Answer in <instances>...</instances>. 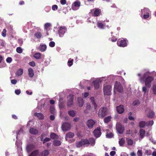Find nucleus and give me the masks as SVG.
<instances>
[{"instance_id": "f257e3e1", "label": "nucleus", "mask_w": 156, "mask_h": 156, "mask_svg": "<svg viewBox=\"0 0 156 156\" xmlns=\"http://www.w3.org/2000/svg\"><path fill=\"white\" fill-rule=\"evenodd\" d=\"M154 78L151 76H147L146 73H144L143 76L140 77V80L141 82H144L146 86L150 88L151 86V83L153 80Z\"/></svg>"}, {"instance_id": "f03ea898", "label": "nucleus", "mask_w": 156, "mask_h": 156, "mask_svg": "<svg viewBox=\"0 0 156 156\" xmlns=\"http://www.w3.org/2000/svg\"><path fill=\"white\" fill-rule=\"evenodd\" d=\"M108 114V109L107 108L102 107L100 108L98 113V117L102 119Z\"/></svg>"}, {"instance_id": "7ed1b4c3", "label": "nucleus", "mask_w": 156, "mask_h": 156, "mask_svg": "<svg viewBox=\"0 0 156 156\" xmlns=\"http://www.w3.org/2000/svg\"><path fill=\"white\" fill-rule=\"evenodd\" d=\"M112 87L111 85H108L104 86L103 90L105 95H109L111 94Z\"/></svg>"}, {"instance_id": "20e7f679", "label": "nucleus", "mask_w": 156, "mask_h": 156, "mask_svg": "<svg viewBox=\"0 0 156 156\" xmlns=\"http://www.w3.org/2000/svg\"><path fill=\"white\" fill-rule=\"evenodd\" d=\"M89 144V140L87 139H82L80 141L76 143V146L80 147L83 145Z\"/></svg>"}, {"instance_id": "39448f33", "label": "nucleus", "mask_w": 156, "mask_h": 156, "mask_svg": "<svg viewBox=\"0 0 156 156\" xmlns=\"http://www.w3.org/2000/svg\"><path fill=\"white\" fill-rule=\"evenodd\" d=\"M114 89L119 92H122L123 88L121 83L117 81L115 82L114 87Z\"/></svg>"}, {"instance_id": "423d86ee", "label": "nucleus", "mask_w": 156, "mask_h": 156, "mask_svg": "<svg viewBox=\"0 0 156 156\" xmlns=\"http://www.w3.org/2000/svg\"><path fill=\"white\" fill-rule=\"evenodd\" d=\"M67 31V28L65 26L61 27L58 30V34L59 36L60 37H62Z\"/></svg>"}, {"instance_id": "0eeeda50", "label": "nucleus", "mask_w": 156, "mask_h": 156, "mask_svg": "<svg viewBox=\"0 0 156 156\" xmlns=\"http://www.w3.org/2000/svg\"><path fill=\"white\" fill-rule=\"evenodd\" d=\"M68 100L67 103V105L68 107H71L73 104V100L74 99V95L70 94L68 97Z\"/></svg>"}, {"instance_id": "6e6552de", "label": "nucleus", "mask_w": 156, "mask_h": 156, "mask_svg": "<svg viewBox=\"0 0 156 156\" xmlns=\"http://www.w3.org/2000/svg\"><path fill=\"white\" fill-rule=\"evenodd\" d=\"M116 129L118 132L120 134L123 133L124 128V127L119 123H117L116 125Z\"/></svg>"}, {"instance_id": "1a4fd4ad", "label": "nucleus", "mask_w": 156, "mask_h": 156, "mask_svg": "<svg viewBox=\"0 0 156 156\" xmlns=\"http://www.w3.org/2000/svg\"><path fill=\"white\" fill-rule=\"evenodd\" d=\"M80 2L79 1H75L72 5V9L74 10H76L79 8L80 6Z\"/></svg>"}, {"instance_id": "9d476101", "label": "nucleus", "mask_w": 156, "mask_h": 156, "mask_svg": "<svg viewBox=\"0 0 156 156\" xmlns=\"http://www.w3.org/2000/svg\"><path fill=\"white\" fill-rule=\"evenodd\" d=\"M117 44L119 46L121 47H124L127 46V43L126 40L125 39L119 40L117 42Z\"/></svg>"}, {"instance_id": "9b49d317", "label": "nucleus", "mask_w": 156, "mask_h": 156, "mask_svg": "<svg viewBox=\"0 0 156 156\" xmlns=\"http://www.w3.org/2000/svg\"><path fill=\"white\" fill-rule=\"evenodd\" d=\"M62 127L63 131H68L71 128V125L68 123H64L62 124Z\"/></svg>"}, {"instance_id": "f8f14e48", "label": "nucleus", "mask_w": 156, "mask_h": 156, "mask_svg": "<svg viewBox=\"0 0 156 156\" xmlns=\"http://www.w3.org/2000/svg\"><path fill=\"white\" fill-rule=\"evenodd\" d=\"M101 128L98 127L94 131L93 133L95 137L98 138L100 136L101 134Z\"/></svg>"}, {"instance_id": "ddd939ff", "label": "nucleus", "mask_w": 156, "mask_h": 156, "mask_svg": "<svg viewBox=\"0 0 156 156\" xmlns=\"http://www.w3.org/2000/svg\"><path fill=\"white\" fill-rule=\"evenodd\" d=\"M95 123V122L94 120L90 119L87 121V125L89 128L91 129L93 127Z\"/></svg>"}, {"instance_id": "4468645a", "label": "nucleus", "mask_w": 156, "mask_h": 156, "mask_svg": "<svg viewBox=\"0 0 156 156\" xmlns=\"http://www.w3.org/2000/svg\"><path fill=\"white\" fill-rule=\"evenodd\" d=\"M116 110L118 113L119 114L123 113L124 111V106L122 105H120L119 106H117Z\"/></svg>"}, {"instance_id": "2eb2a0df", "label": "nucleus", "mask_w": 156, "mask_h": 156, "mask_svg": "<svg viewBox=\"0 0 156 156\" xmlns=\"http://www.w3.org/2000/svg\"><path fill=\"white\" fill-rule=\"evenodd\" d=\"M35 147V145L33 144H30L28 145L26 147L27 150V152H30Z\"/></svg>"}, {"instance_id": "dca6fc26", "label": "nucleus", "mask_w": 156, "mask_h": 156, "mask_svg": "<svg viewBox=\"0 0 156 156\" xmlns=\"http://www.w3.org/2000/svg\"><path fill=\"white\" fill-rule=\"evenodd\" d=\"M47 48V46L45 44H40L38 49V50L42 52L44 51Z\"/></svg>"}, {"instance_id": "f3484780", "label": "nucleus", "mask_w": 156, "mask_h": 156, "mask_svg": "<svg viewBox=\"0 0 156 156\" xmlns=\"http://www.w3.org/2000/svg\"><path fill=\"white\" fill-rule=\"evenodd\" d=\"M93 82L94 88L96 89H98L99 87L100 83L101 81L99 80H96L93 81Z\"/></svg>"}, {"instance_id": "a211bd4d", "label": "nucleus", "mask_w": 156, "mask_h": 156, "mask_svg": "<svg viewBox=\"0 0 156 156\" xmlns=\"http://www.w3.org/2000/svg\"><path fill=\"white\" fill-rule=\"evenodd\" d=\"M30 133L36 135L37 134L38 131L36 129L33 127H30L29 130Z\"/></svg>"}, {"instance_id": "6ab92c4d", "label": "nucleus", "mask_w": 156, "mask_h": 156, "mask_svg": "<svg viewBox=\"0 0 156 156\" xmlns=\"http://www.w3.org/2000/svg\"><path fill=\"white\" fill-rule=\"evenodd\" d=\"M147 115V116L149 118H152L154 117L155 114L153 111L149 110L148 113Z\"/></svg>"}, {"instance_id": "aec40b11", "label": "nucleus", "mask_w": 156, "mask_h": 156, "mask_svg": "<svg viewBox=\"0 0 156 156\" xmlns=\"http://www.w3.org/2000/svg\"><path fill=\"white\" fill-rule=\"evenodd\" d=\"M34 115L40 119H44V115L41 113H35L34 114Z\"/></svg>"}, {"instance_id": "412c9836", "label": "nucleus", "mask_w": 156, "mask_h": 156, "mask_svg": "<svg viewBox=\"0 0 156 156\" xmlns=\"http://www.w3.org/2000/svg\"><path fill=\"white\" fill-rule=\"evenodd\" d=\"M77 100L79 106L82 107L83 106L84 104L83 100V98L81 97H79L78 98Z\"/></svg>"}, {"instance_id": "4be33fe9", "label": "nucleus", "mask_w": 156, "mask_h": 156, "mask_svg": "<svg viewBox=\"0 0 156 156\" xmlns=\"http://www.w3.org/2000/svg\"><path fill=\"white\" fill-rule=\"evenodd\" d=\"M74 136L73 133L69 132L67 133L66 136V140H67L68 138H73Z\"/></svg>"}, {"instance_id": "5701e85b", "label": "nucleus", "mask_w": 156, "mask_h": 156, "mask_svg": "<svg viewBox=\"0 0 156 156\" xmlns=\"http://www.w3.org/2000/svg\"><path fill=\"white\" fill-rule=\"evenodd\" d=\"M28 75L30 78H32L34 76V72L33 69L31 68H29L28 69Z\"/></svg>"}, {"instance_id": "b1692460", "label": "nucleus", "mask_w": 156, "mask_h": 156, "mask_svg": "<svg viewBox=\"0 0 156 156\" xmlns=\"http://www.w3.org/2000/svg\"><path fill=\"white\" fill-rule=\"evenodd\" d=\"M49 154L48 150H45L42 151L40 154V156H47Z\"/></svg>"}, {"instance_id": "393cba45", "label": "nucleus", "mask_w": 156, "mask_h": 156, "mask_svg": "<svg viewBox=\"0 0 156 156\" xmlns=\"http://www.w3.org/2000/svg\"><path fill=\"white\" fill-rule=\"evenodd\" d=\"M101 10L99 9H96L94 12V16H98L100 15Z\"/></svg>"}, {"instance_id": "a878e982", "label": "nucleus", "mask_w": 156, "mask_h": 156, "mask_svg": "<svg viewBox=\"0 0 156 156\" xmlns=\"http://www.w3.org/2000/svg\"><path fill=\"white\" fill-rule=\"evenodd\" d=\"M89 144H90L91 146H94L95 144V140L94 138H89Z\"/></svg>"}, {"instance_id": "bb28decb", "label": "nucleus", "mask_w": 156, "mask_h": 156, "mask_svg": "<svg viewBox=\"0 0 156 156\" xmlns=\"http://www.w3.org/2000/svg\"><path fill=\"white\" fill-rule=\"evenodd\" d=\"M39 150H37L33 151L29 156H37L39 154Z\"/></svg>"}, {"instance_id": "cd10ccee", "label": "nucleus", "mask_w": 156, "mask_h": 156, "mask_svg": "<svg viewBox=\"0 0 156 156\" xmlns=\"http://www.w3.org/2000/svg\"><path fill=\"white\" fill-rule=\"evenodd\" d=\"M23 73V69H20L17 70L16 75V76H21Z\"/></svg>"}, {"instance_id": "c85d7f7f", "label": "nucleus", "mask_w": 156, "mask_h": 156, "mask_svg": "<svg viewBox=\"0 0 156 156\" xmlns=\"http://www.w3.org/2000/svg\"><path fill=\"white\" fill-rule=\"evenodd\" d=\"M140 137L141 138H143L145 136V130L143 129H140Z\"/></svg>"}, {"instance_id": "c756f323", "label": "nucleus", "mask_w": 156, "mask_h": 156, "mask_svg": "<svg viewBox=\"0 0 156 156\" xmlns=\"http://www.w3.org/2000/svg\"><path fill=\"white\" fill-rule=\"evenodd\" d=\"M111 118L112 117L111 116H108L104 119V121L105 123H108L111 121Z\"/></svg>"}, {"instance_id": "7c9ffc66", "label": "nucleus", "mask_w": 156, "mask_h": 156, "mask_svg": "<svg viewBox=\"0 0 156 156\" xmlns=\"http://www.w3.org/2000/svg\"><path fill=\"white\" fill-rule=\"evenodd\" d=\"M34 37L40 39L42 36V34L40 32H37L34 34Z\"/></svg>"}, {"instance_id": "2f4dec72", "label": "nucleus", "mask_w": 156, "mask_h": 156, "mask_svg": "<svg viewBox=\"0 0 156 156\" xmlns=\"http://www.w3.org/2000/svg\"><path fill=\"white\" fill-rule=\"evenodd\" d=\"M139 126L140 128H144L146 126V122L144 121H141L139 123Z\"/></svg>"}, {"instance_id": "473e14b6", "label": "nucleus", "mask_w": 156, "mask_h": 156, "mask_svg": "<svg viewBox=\"0 0 156 156\" xmlns=\"http://www.w3.org/2000/svg\"><path fill=\"white\" fill-rule=\"evenodd\" d=\"M68 114L69 115L72 117H74L76 114V112L73 110H70L68 112Z\"/></svg>"}, {"instance_id": "72a5a7b5", "label": "nucleus", "mask_w": 156, "mask_h": 156, "mask_svg": "<svg viewBox=\"0 0 156 156\" xmlns=\"http://www.w3.org/2000/svg\"><path fill=\"white\" fill-rule=\"evenodd\" d=\"M126 141L128 145L131 146L133 145V142L132 140L129 138H127Z\"/></svg>"}, {"instance_id": "f704fd0d", "label": "nucleus", "mask_w": 156, "mask_h": 156, "mask_svg": "<svg viewBox=\"0 0 156 156\" xmlns=\"http://www.w3.org/2000/svg\"><path fill=\"white\" fill-rule=\"evenodd\" d=\"M53 144L55 146H59L61 144V141L59 140H55L53 142Z\"/></svg>"}, {"instance_id": "c9c22d12", "label": "nucleus", "mask_w": 156, "mask_h": 156, "mask_svg": "<svg viewBox=\"0 0 156 156\" xmlns=\"http://www.w3.org/2000/svg\"><path fill=\"white\" fill-rule=\"evenodd\" d=\"M90 100L91 101L92 103V104L94 105V107L95 108H96L97 107V105L95 103L94 101V97H92L90 98Z\"/></svg>"}, {"instance_id": "e433bc0d", "label": "nucleus", "mask_w": 156, "mask_h": 156, "mask_svg": "<svg viewBox=\"0 0 156 156\" xmlns=\"http://www.w3.org/2000/svg\"><path fill=\"white\" fill-rule=\"evenodd\" d=\"M41 54L38 52L35 53L34 55V57L36 59H39L41 58Z\"/></svg>"}, {"instance_id": "4c0bfd02", "label": "nucleus", "mask_w": 156, "mask_h": 156, "mask_svg": "<svg viewBox=\"0 0 156 156\" xmlns=\"http://www.w3.org/2000/svg\"><path fill=\"white\" fill-rule=\"evenodd\" d=\"M125 141L124 139L123 138H122L120 139L119 141V144L120 146H122L125 144Z\"/></svg>"}, {"instance_id": "58836bf2", "label": "nucleus", "mask_w": 156, "mask_h": 156, "mask_svg": "<svg viewBox=\"0 0 156 156\" xmlns=\"http://www.w3.org/2000/svg\"><path fill=\"white\" fill-rule=\"evenodd\" d=\"M73 59H72L71 58L69 59L67 62L68 65L70 67L73 65Z\"/></svg>"}, {"instance_id": "ea45409f", "label": "nucleus", "mask_w": 156, "mask_h": 156, "mask_svg": "<svg viewBox=\"0 0 156 156\" xmlns=\"http://www.w3.org/2000/svg\"><path fill=\"white\" fill-rule=\"evenodd\" d=\"M114 134L112 133H107L106 134V137L108 138H111L113 137Z\"/></svg>"}, {"instance_id": "a19ab883", "label": "nucleus", "mask_w": 156, "mask_h": 156, "mask_svg": "<svg viewBox=\"0 0 156 156\" xmlns=\"http://www.w3.org/2000/svg\"><path fill=\"white\" fill-rule=\"evenodd\" d=\"M97 26L99 28L101 29H104V24L101 22H98V23Z\"/></svg>"}, {"instance_id": "79ce46f5", "label": "nucleus", "mask_w": 156, "mask_h": 156, "mask_svg": "<svg viewBox=\"0 0 156 156\" xmlns=\"http://www.w3.org/2000/svg\"><path fill=\"white\" fill-rule=\"evenodd\" d=\"M16 51L19 53H21L23 52V49L20 47H18L16 49Z\"/></svg>"}, {"instance_id": "37998d69", "label": "nucleus", "mask_w": 156, "mask_h": 156, "mask_svg": "<svg viewBox=\"0 0 156 156\" xmlns=\"http://www.w3.org/2000/svg\"><path fill=\"white\" fill-rule=\"evenodd\" d=\"M146 122V126H152L154 123V121L153 120L149 121Z\"/></svg>"}, {"instance_id": "c03bdc74", "label": "nucleus", "mask_w": 156, "mask_h": 156, "mask_svg": "<svg viewBox=\"0 0 156 156\" xmlns=\"http://www.w3.org/2000/svg\"><path fill=\"white\" fill-rule=\"evenodd\" d=\"M50 137L53 139H55L57 138V135L55 133H52L50 134Z\"/></svg>"}, {"instance_id": "a18cd8bd", "label": "nucleus", "mask_w": 156, "mask_h": 156, "mask_svg": "<svg viewBox=\"0 0 156 156\" xmlns=\"http://www.w3.org/2000/svg\"><path fill=\"white\" fill-rule=\"evenodd\" d=\"M137 154L138 156H142V151L141 150H138L137 152Z\"/></svg>"}, {"instance_id": "49530a36", "label": "nucleus", "mask_w": 156, "mask_h": 156, "mask_svg": "<svg viewBox=\"0 0 156 156\" xmlns=\"http://www.w3.org/2000/svg\"><path fill=\"white\" fill-rule=\"evenodd\" d=\"M140 104V102L138 100H136L134 101L133 103V106H136Z\"/></svg>"}, {"instance_id": "de8ad7c7", "label": "nucleus", "mask_w": 156, "mask_h": 156, "mask_svg": "<svg viewBox=\"0 0 156 156\" xmlns=\"http://www.w3.org/2000/svg\"><path fill=\"white\" fill-rule=\"evenodd\" d=\"M6 30L5 29H3V31L2 32V35L4 37H5L6 35Z\"/></svg>"}, {"instance_id": "09e8293b", "label": "nucleus", "mask_w": 156, "mask_h": 156, "mask_svg": "<svg viewBox=\"0 0 156 156\" xmlns=\"http://www.w3.org/2000/svg\"><path fill=\"white\" fill-rule=\"evenodd\" d=\"M55 43L54 42L51 41L49 43V45L51 47H53L55 46Z\"/></svg>"}, {"instance_id": "8fccbe9b", "label": "nucleus", "mask_w": 156, "mask_h": 156, "mask_svg": "<svg viewBox=\"0 0 156 156\" xmlns=\"http://www.w3.org/2000/svg\"><path fill=\"white\" fill-rule=\"evenodd\" d=\"M58 9V6L57 5H55L52 6V10L55 11L57 10Z\"/></svg>"}, {"instance_id": "3c124183", "label": "nucleus", "mask_w": 156, "mask_h": 156, "mask_svg": "<svg viewBox=\"0 0 156 156\" xmlns=\"http://www.w3.org/2000/svg\"><path fill=\"white\" fill-rule=\"evenodd\" d=\"M55 108L53 107H51L50 108V112L52 114H54V113L55 112Z\"/></svg>"}, {"instance_id": "603ef678", "label": "nucleus", "mask_w": 156, "mask_h": 156, "mask_svg": "<svg viewBox=\"0 0 156 156\" xmlns=\"http://www.w3.org/2000/svg\"><path fill=\"white\" fill-rule=\"evenodd\" d=\"M153 91L154 94L156 95V85H154L153 87Z\"/></svg>"}, {"instance_id": "864d4df0", "label": "nucleus", "mask_w": 156, "mask_h": 156, "mask_svg": "<svg viewBox=\"0 0 156 156\" xmlns=\"http://www.w3.org/2000/svg\"><path fill=\"white\" fill-rule=\"evenodd\" d=\"M23 130L22 128H20V129L18 131V132L17 133V136L16 137H17V136L18 135L20 134V133H23Z\"/></svg>"}, {"instance_id": "5fc2aeb1", "label": "nucleus", "mask_w": 156, "mask_h": 156, "mask_svg": "<svg viewBox=\"0 0 156 156\" xmlns=\"http://www.w3.org/2000/svg\"><path fill=\"white\" fill-rule=\"evenodd\" d=\"M50 26V24L49 23H46L44 25V28L47 30L48 28Z\"/></svg>"}, {"instance_id": "6e6d98bb", "label": "nucleus", "mask_w": 156, "mask_h": 156, "mask_svg": "<svg viewBox=\"0 0 156 156\" xmlns=\"http://www.w3.org/2000/svg\"><path fill=\"white\" fill-rule=\"evenodd\" d=\"M29 64L30 66L33 67H34L35 66V63L34 61H32L31 62L29 63Z\"/></svg>"}, {"instance_id": "4d7b16f0", "label": "nucleus", "mask_w": 156, "mask_h": 156, "mask_svg": "<svg viewBox=\"0 0 156 156\" xmlns=\"http://www.w3.org/2000/svg\"><path fill=\"white\" fill-rule=\"evenodd\" d=\"M15 92L16 94L19 95L21 93V90L20 89L16 90Z\"/></svg>"}, {"instance_id": "13d9d810", "label": "nucleus", "mask_w": 156, "mask_h": 156, "mask_svg": "<svg viewBox=\"0 0 156 156\" xmlns=\"http://www.w3.org/2000/svg\"><path fill=\"white\" fill-rule=\"evenodd\" d=\"M12 58L11 57H8L6 59V61L8 63H10L12 62Z\"/></svg>"}, {"instance_id": "bf43d9fd", "label": "nucleus", "mask_w": 156, "mask_h": 156, "mask_svg": "<svg viewBox=\"0 0 156 156\" xmlns=\"http://www.w3.org/2000/svg\"><path fill=\"white\" fill-rule=\"evenodd\" d=\"M50 140V139L49 138H45L44 140L43 143L44 144L46 142L49 141Z\"/></svg>"}, {"instance_id": "052dcab7", "label": "nucleus", "mask_w": 156, "mask_h": 156, "mask_svg": "<svg viewBox=\"0 0 156 156\" xmlns=\"http://www.w3.org/2000/svg\"><path fill=\"white\" fill-rule=\"evenodd\" d=\"M60 3L62 5H65L66 3V0H61Z\"/></svg>"}, {"instance_id": "680f3d73", "label": "nucleus", "mask_w": 156, "mask_h": 156, "mask_svg": "<svg viewBox=\"0 0 156 156\" xmlns=\"http://www.w3.org/2000/svg\"><path fill=\"white\" fill-rule=\"evenodd\" d=\"M149 16V14L148 13H147L146 14H144L143 17L144 19H147Z\"/></svg>"}, {"instance_id": "e2e57ef3", "label": "nucleus", "mask_w": 156, "mask_h": 156, "mask_svg": "<svg viewBox=\"0 0 156 156\" xmlns=\"http://www.w3.org/2000/svg\"><path fill=\"white\" fill-rule=\"evenodd\" d=\"M145 153L147 155H151V151H149L148 150H146L145 151Z\"/></svg>"}, {"instance_id": "0e129e2a", "label": "nucleus", "mask_w": 156, "mask_h": 156, "mask_svg": "<svg viewBox=\"0 0 156 156\" xmlns=\"http://www.w3.org/2000/svg\"><path fill=\"white\" fill-rule=\"evenodd\" d=\"M116 154V152L114 151H112L110 152V155L111 156H114Z\"/></svg>"}, {"instance_id": "69168bd1", "label": "nucleus", "mask_w": 156, "mask_h": 156, "mask_svg": "<svg viewBox=\"0 0 156 156\" xmlns=\"http://www.w3.org/2000/svg\"><path fill=\"white\" fill-rule=\"evenodd\" d=\"M51 9V8L50 6H47L45 8V10L47 12H49Z\"/></svg>"}, {"instance_id": "338daca9", "label": "nucleus", "mask_w": 156, "mask_h": 156, "mask_svg": "<svg viewBox=\"0 0 156 156\" xmlns=\"http://www.w3.org/2000/svg\"><path fill=\"white\" fill-rule=\"evenodd\" d=\"M17 80H11V83L13 84H15L17 83Z\"/></svg>"}, {"instance_id": "774afa93", "label": "nucleus", "mask_w": 156, "mask_h": 156, "mask_svg": "<svg viewBox=\"0 0 156 156\" xmlns=\"http://www.w3.org/2000/svg\"><path fill=\"white\" fill-rule=\"evenodd\" d=\"M89 95V93L88 92H85L83 94V97L86 98Z\"/></svg>"}]
</instances>
